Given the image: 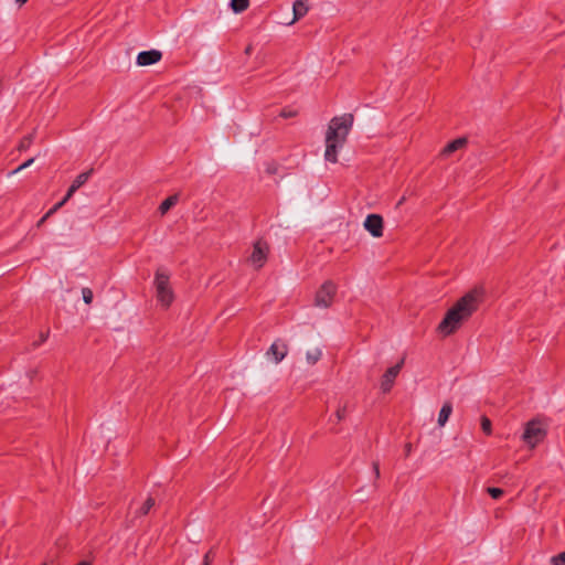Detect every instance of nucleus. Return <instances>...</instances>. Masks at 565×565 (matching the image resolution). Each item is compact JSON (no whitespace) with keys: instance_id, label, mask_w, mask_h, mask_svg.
I'll list each match as a JSON object with an SVG mask.
<instances>
[{"instance_id":"22","label":"nucleus","mask_w":565,"mask_h":565,"mask_svg":"<svg viewBox=\"0 0 565 565\" xmlns=\"http://www.w3.org/2000/svg\"><path fill=\"white\" fill-rule=\"evenodd\" d=\"M216 555V552L214 547H211L204 555L203 562L201 565H211V563L214 561Z\"/></svg>"},{"instance_id":"2","label":"nucleus","mask_w":565,"mask_h":565,"mask_svg":"<svg viewBox=\"0 0 565 565\" xmlns=\"http://www.w3.org/2000/svg\"><path fill=\"white\" fill-rule=\"evenodd\" d=\"M353 115L344 114L341 117L331 119L326 135L324 159L335 163L338 161V151L343 147L347 137L353 125Z\"/></svg>"},{"instance_id":"19","label":"nucleus","mask_w":565,"mask_h":565,"mask_svg":"<svg viewBox=\"0 0 565 565\" xmlns=\"http://www.w3.org/2000/svg\"><path fill=\"white\" fill-rule=\"evenodd\" d=\"M481 429L486 435L492 434V423L487 416L481 417Z\"/></svg>"},{"instance_id":"26","label":"nucleus","mask_w":565,"mask_h":565,"mask_svg":"<svg viewBox=\"0 0 565 565\" xmlns=\"http://www.w3.org/2000/svg\"><path fill=\"white\" fill-rule=\"evenodd\" d=\"M31 142H32V135L23 137L22 140L20 141L19 149L24 150V149L29 148Z\"/></svg>"},{"instance_id":"25","label":"nucleus","mask_w":565,"mask_h":565,"mask_svg":"<svg viewBox=\"0 0 565 565\" xmlns=\"http://www.w3.org/2000/svg\"><path fill=\"white\" fill-rule=\"evenodd\" d=\"M553 565H565V551L552 557Z\"/></svg>"},{"instance_id":"20","label":"nucleus","mask_w":565,"mask_h":565,"mask_svg":"<svg viewBox=\"0 0 565 565\" xmlns=\"http://www.w3.org/2000/svg\"><path fill=\"white\" fill-rule=\"evenodd\" d=\"M83 300L86 305H90L93 302L94 294L90 288L84 287L82 288Z\"/></svg>"},{"instance_id":"11","label":"nucleus","mask_w":565,"mask_h":565,"mask_svg":"<svg viewBox=\"0 0 565 565\" xmlns=\"http://www.w3.org/2000/svg\"><path fill=\"white\" fill-rule=\"evenodd\" d=\"M90 174L92 170L79 173L70 185L66 192V199H71L74 193L88 181Z\"/></svg>"},{"instance_id":"35","label":"nucleus","mask_w":565,"mask_h":565,"mask_svg":"<svg viewBox=\"0 0 565 565\" xmlns=\"http://www.w3.org/2000/svg\"><path fill=\"white\" fill-rule=\"evenodd\" d=\"M267 172H270V173L274 172V168H270V169L268 168Z\"/></svg>"},{"instance_id":"18","label":"nucleus","mask_w":565,"mask_h":565,"mask_svg":"<svg viewBox=\"0 0 565 565\" xmlns=\"http://www.w3.org/2000/svg\"><path fill=\"white\" fill-rule=\"evenodd\" d=\"M321 356H322V351L319 348L308 351L306 354L307 362L310 365L316 364L321 359Z\"/></svg>"},{"instance_id":"28","label":"nucleus","mask_w":565,"mask_h":565,"mask_svg":"<svg viewBox=\"0 0 565 565\" xmlns=\"http://www.w3.org/2000/svg\"><path fill=\"white\" fill-rule=\"evenodd\" d=\"M49 335H50V330H46V331H44V332H41L39 341H35V342L33 343V345H34V347H39V345H41L42 343H44V342L47 340Z\"/></svg>"},{"instance_id":"21","label":"nucleus","mask_w":565,"mask_h":565,"mask_svg":"<svg viewBox=\"0 0 565 565\" xmlns=\"http://www.w3.org/2000/svg\"><path fill=\"white\" fill-rule=\"evenodd\" d=\"M487 492L494 500L500 499L503 495V493H504L501 488H495V487L487 488Z\"/></svg>"},{"instance_id":"6","label":"nucleus","mask_w":565,"mask_h":565,"mask_svg":"<svg viewBox=\"0 0 565 565\" xmlns=\"http://www.w3.org/2000/svg\"><path fill=\"white\" fill-rule=\"evenodd\" d=\"M269 247L267 243L263 241H257L253 246V252L249 257V262L256 269H259L264 266L267 260Z\"/></svg>"},{"instance_id":"4","label":"nucleus","mask_w":565,"mask_h":565,"mask_svg":"<svg viewBox=\"0 0 565 565\" xmlns=\"http://www.w3.org/2000/svg\"><path fill=\"white\" fill-rule=\"evenodd\" d=\"M546 436V430L543 428L539 420H530L523 431V441L534 448L537 446Z\"/></svg>"},{"instance_id":"10","label":"nucleus","mask_w":565,"mask_h":565,"mask_svg":"<svg viewBox=\"0 0 565 565\" xmlns=\"http://www.w3.org/2000/svg\"><path fill=\"white\" fill-rule=\"evenodd\" d=\"M162 57V53L158 50L142 51L137 55V64L139 66H148L158 63Z\"/></svg>"},{"instance_id":"12","label":"nucleus","mask_w":565,"mask_h":565,"mask_svg":"<svg viewBox=\"0 0 565 565\" xmlns=\"http://www.w3.org/2000/svg\"><path fill=\"white\" fill-rule=\"evenodd\" d=\"M309 11L307 0H296L292 4V20L288 24H292L302 19Z\"/></svg>"},{"instance_id":"5","label":"nucleus","mask_w":565,"mask_h":565,"mask_svg":"<svg viewBox=\"0 0 565 565\" xmlns=\"http://www.w3.org/2000/svg\"><path fill=\"white\" fill-rule=\"evenodd\" d=\"M337 292V286L331 280H327L318 289L315 297V305L320 308H329Z\"/></svg>"},{"instance_id":"3","label":"nucleus","mask_w":565,"mask_h":565,"mask_svg":"<svg viewBox=\"0 0 565 565\" xmlns=\"http://www.w3.org/2000/svg\"><path fill=\"white\" fill-rule=\"evenodd\" d=\"M170 276L162 267L158 268L154 275V287L158 301L168 308L173 301V291L170 287Z\"/></svg>"},{"instance_id":"24","label":"nucleus","mask_w":565,"mask_h":565,"mask_svg":"<svg viewBox=\"0 0 565 565\" xmlns=\"http://www.w3.org/2000/svg\"><path fill=\"white\" fill-rule=\"evenodd\" d=\"M345 415H347V405L338 407V409H337V412L334 414L335 422L337 423L341 422L342 419L345 418Z\"/></svg>"},{"instance_id":"29","label":"nucleus","mask_w":565,"mask_h":565,"mask_svg":"<svg viewBox=\"0 0 565 565\" xmlns=\"http://www.w3.org/2000/svg\"><path fill=\"white\" fill-rule=\"evenodd\" d=\"M70 199H66V195L56 204L53 205V211L60 210Z\"/></svg>"},{"instance_id":"36","label":"nucleus","mask_w":565,"mask_h":565,"mask_svg":"<svg viewBox=\"0 0 565 565\" xmlns=\"http://www.w3.org/2000/svg\"><path fill=\"white\" fill-rule=\"evenodd\" d=\"M45 565V564H44Z\"/></svg>"},{"instance_id":"34","label":"nucleus","mask_w":565,"mask_h":565,"mask_svg":"<svg viewBox=\"0 0 565 565\" xmlns=\"http://www.w3.org/2000/svg\"><path fill=\"white\" fill-rule=\"evenodd\" d=\"M267 172H270V173L274 172V168H270V169L268 168Z\"/></svg>"},{"instance_id":"1","label":"nucleus","mask_w":565,"mask_h":565,"mask_svg":"<svg viewBox=\"0 0 565 565\" xmlns=\"http://www.w3.org/2000/svg\"><path fill=\"white\" fill-rule=\"evenodd\" d=\"M482 299V289L475 288L467 292L446 312L437 331L444 337L455 333L478 310Z\"/></svg>"},{"instance_id":"7","label":"nucleus","mask_w":565,"mask_h":565,"mask_svg":"<svg viewBox=\"0 0 565 565\" xmlns=\"http://www.w3.org/2000/svg\"><path fill=\"white\" fill-rule=\"evenodd\" d=\"M403 364H404V359H402L398 363L388 367L385 371V373L383 374V376L381 379V390L383 393H388L392 390L394 382L403 367Z\"/></svg>"},{"instance_id":"8","label":"nucleus","mask_w":565,"mask_h":565,"mask_svg":"<svg viewBox=\"0 0 565 565\" xmlns=\"http://www.w3.org/2000/svg\"><path fill=\"white\" fill-rule=\"evenodd\" d=\"M364 228L373 236L383 235V217L380 214H369L364 221Z\"/></svg>"},{"instance_id":"27","label":"nucleus","mask_w":565,"mask_h":565,"mask_svg":"<svg viewBox=\"0 0 565 565\" xmlns=\"http://www.w3.org/2000/svg\"><path fill=\"white\" fill-rule=\"evenodd\" d=\"M34 161V158H31L29 160H26L25 162H23L22 164H20L17 169H14L11 174H14V173H18L20 171H22L23 169L30 167Z\"/></svg>"},{"instance_id":"15","label":"nucleus","mask_w":565,"mask_h":565,"mask_svg":"<svg viewBox=\"0 0 565 565\" xmlns=\"http://www.w3.org/2000/svg\"><path fill=\"white\" fill-rule=\"evenodd\" d=\"M179 202V195L173 194L168 196L159 205V212L164 215L170 209H172Z\"/></svg>"},{"instance_id":"33","label":"nucleus","mask_w":565,"mask_h":565,"mask_svg":"<svg viewBox=\"0 0 565 565\" xmlns=\"http://www.w3.org/2000/svg\"><path fill=\"white\" fill-rule=\"evenodd\" d=\"M19 6L24 4L28 0H15Z\"/></svg>"},{"instance_id":"32","label":"nucleus","mask_w":565,"mask_h":565,"mask_svg":"<svg viewBox=\"0 0 565 565\" xmlns=\"http://www.w3.org/2000/svg\"><path fill=\"white\" fill-rule=\"evenodd\" d=\"M56 211H53V206L45 213L47 217L52 216Z\"/></svg>"},{"instance_id":"30","label":"nucleus","mask_w":565,"mask_h":565,"mask_svg":"<svg viewBox=\"0 0 565 565\" xmlns=\"http://www.w3.org/2000/svg\"><path fill=\"white\" fill-rule=\"evenodd\" d=\"M373 469H374V472H375V477L379 478L380 477V468H379V463L377 462L373 463Z\"/></svg>"},{"instance_id":"23","label":"nucleus","mask_w":565,"mask_h":565,"mask_svg":"<svg viewBox=\"0 0 565 565\" xmlns=\"http://www.w3.org/2000/svg\"><path fill=\"white\" fill-rule=\"evenodd\" d=\"M279 116L285 119L292 118V117L297 116V110L287 107V108L281 109Z\"/></svg>"},{"instance_id":"31","label":"nucleus","mask_w":565,"mask_h":565,"mask_svg":"<svg viewBox=\"0 0 565 565\" xmlns=\"http://www.w3.org/2000/svg\"><path fill=\"white\" fill-rule=\"evenodd\" d=\"M47 218H49V217L44 214V216H42V217L40 218V221L38 222V224H36V225H38L39 227H40V226H42V224H43Z\"/></svg>"},{"instance_id":"14","label":"nucleus","mask_w":565,"mask_h":565,"mask_svg":"<svg viewBox=\"0 0 565 565\" xmlns=\"http://www.w3.org/2000/svg\"><path fill=\"white\" fill-rule=\"evenodd\" d=\"M452 413V404L450 402L444 403L441 406L439 414H438V425L445 426L447 420L449 419V416Z\"/></svg>"},{"instance_id":"13","label":"nucleus","mask_w":565,"mask_h":565,"mask_svg":"<svg viewBox=\"0 0 565 565\" xmlns=\"http://www.w3.org/2000/svg\"><path fill=\"white\" fill-rule=\"evenodd\" d=\"M466 143H467L466 138H457L447 143V146L443 150V154L448 156V154L461 149L462 147H465Z\"/></svg>"},{"instance_id":"16","label":"nucleus","mask_w":565,"mask_h":565,"mask_svg":"<svg viewBox=\"0 0 565 565\" xmlns=\"http://www.w3.org/2000/svg\"><path fill=\"white\" fill-rule=\"evenodd\" d=\"M230 7L234 13H242L249 7V0H231Z\"/></svg>"},{"instance_id":"17","label":"nucleus","mask_w":565,"mask_h":565,"mask_svg":"<svg viewBox=\"0 0 565 565\" xmlns=\"http://www.w3.org/2000/svg\"><path fill=\"white\" fill-rule=\"evenodd\" d=\"M156 500L151 495L147 498L141 508L137 511L138 516L147 515L150 510L154 507Z\"/></svg>"},{"instance_id":"9","label":"nucleus","mask_w":565,"mask_h":565,"mask_svg":"<svg viewBox=\"0 0 565 565\" xmlns=\"http://www.w3.org/2000/svg\"><path fill=\"white\" fill-rule=\"evenodd\" d=\"M288 353V345L282 340L278 339L273 342L267 351V355L273 358L275 363L281 362Z\"/></svg>"}]
</instances>
